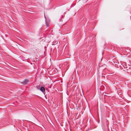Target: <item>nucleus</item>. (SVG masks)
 Instances as JSON below:
<instances>
[{
  "label": "nucleus",
  "mask_w": 131,
  "mask_h": 131,
  "mask_svg": "<svg viewBox=\"0 0 131 131\" xmlns=\"http://www.w3.org/2000/svg\"><path fill=\"white\" fill-rule=\"evenodd\" d=\"M40 90L43 93L45 92V89L43 87H41L40 88Z\"/></svg>",
  "instance_id": "obj_1"
},
{
  "label": "nucleus",
  "mask_w": 131,
  "mask_h": 131,
  "mask_svg": "<svg viewBox=\"0 0 131 131\" xmlns=\"http://www.w3.org/2000/svg\"><path fill=\"white\" fill-rule=\"evenodd\" d=\"M29 82V80L27 79H25L23 82V83L25 84H26Z\"/></svg>",
  "instance_id": "obj_2"
},
{
  "label": "nucleus",
  "mask_w": 131,
  "mask_h": 131,
  "mask_svg": "<svg viewBox=\"0 0 131 131\" xmlns=\"http://www.w3.org/2000/svg\"><path fill=\"white\" fill-rule=\"evenodd\" d=\"M57 43H58V42L57 41H53V43H54V44H53V45L56 44H57Z\"/></svg>",
  "instance_id": "obj_3"
},
{
  "label": "nucleus",
  "mask_w": 131,
  "mask_h": 131,
  "mask_svg": "<svg viewBox=\"0 0 131 131\" xmlns=\"http://www.w3.org/2000/svg\"><path fill=\"white\" fill-rule=\"evenodd\" d=\"M46 26H47V27H48L49 26V25H48V24H47V23L46 21Z\"/></svg>",
  "instance_id": "obj_4"
}]
</instances>
